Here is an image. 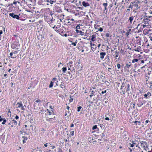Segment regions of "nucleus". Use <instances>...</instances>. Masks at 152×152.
<instances>
[{
	"label": "nucleus",
	"instance_id": "f257e3e1",
	"mask_svg": "<svg viewBox=\"0 0 152 152\" xmlns=\"http://www.w3.org/2000/svg\"><path fill=\"white\" fill-rule=\"evenodd\" d=\"M140 2L136 0L135 1L131 3L130 5L129 6V8L132 9L134 7H135V9L136 10L140 7L139 6Z\"/></svg>",
	"mask_w": 152,
	"mask_h": 152
},
{
	"label": "nucleus",
	"instance_id": "f03ea898",
	"mask_svg": "<svg viewBox=\"0 0 152 152\" xmlns=\"http://www.w3.org/2000/svg\"><path fill=\"white\" fill-rule=\"evenodd\" d=\"M53 10L54 11L57 12L61 13L62 12V9L61 7L57 5H54Z\"/></svg>",
	"mask_w": 152,
	"mask_h": 152
},
{
	"label": "nucleus",
	"instance_id": "7ed1b4c3",
	"mask_svg": "<svg viewBox=\"0 0 152 152\" xmlns=\"http://www.w3.org/2000/svg\"><path fill=\"white\" fill-rule=\"evenodd\" d=\"M132 63L130 62H129L128 63L126 64L124 66V68L126 70H129V68H132Z\"/></svg>",
	"mask_w": 152,
	"mask_h": 152
},
{
	"label": "nucleus",
	"instance_id": "20e7f679",
	"mask_svg": "<svg viewBox=\"0 0 152 152\" xmlns=\"http://www.w3.org/2000/svg\"><path fill=\"white\" fill-rule=\"evenodd\" d=\"M9 15L13 18L14 19L16 18L17 20H19L20 18V17L18 15L15 14L13 13H10Z\"/></svg>",
	"mask_w": 152,
	"mask_h": 152
},
{
	"label": "nucleus",
	"instance_id": "39448f33",
	"mask_svg": "<svg viewBox=\"0 0 152 152\" xmlns=\"http://www.w3.org/2000/svg\"><path fill=\"white\" fill-rule=\"evenodd\" d=\"M16 105L18 106L17 107H20L22 110H25V109L24 108L23 104L21 102H18L16 104Z\"/></svg>",
	"mask_w": 152,
	"mask_h": 152
},
{
	"label": "nucleus",
	"instance_id": "423d86ee",
	"mask_svg": "<svg viewBox=\"0 0 152 152\" xmlns=\"http://www.w3.org/2000/svg\"><path fill=\"white\" fill-rule=\"evenodd\" d=\"M143 98L140 97H139L138 99V102H140L141 104H142V105L145 104L146 101L145 100H143Z\"/></svg>",
	"mask_w": 152,
	"mask_h": 152
},
{
	"label": "nucleus",
	"instance_id": "0eeeda50",
	"mask_svg": "<svg viewBox=\"0 0 152 152\" xmlns=\"http://www.w3.org/2000/svg\"><path fill=\"white\" fill-rule=\"evenodd\" d=\"M144 97L146 99H149L151 96V93L149 92H148L143 95Z\"/></svg>",
	"mask_w": 152,
	"mask_h": 152
},
{
	"label": "nucleus",
	"instance_id": "6e6552de",
	"mask_svg": "<svg viewBox=\"0 0 152 152\" xmlns=\"http://www.w3.org/2000/svg\"><path fill=\"white\" fill-rule=\"evenodd\" d=\"M130 85L129 84H126V88L124 90V91L122 90V91L123 92V94H124L125 92L129 91L130 90L129 88Z\"/></svg>",
	"mask_w": 152,
	"mask_h": 152
},
{
	"label": "nucleus",
	"instance_id": "1a4fd4ad",
	"mask_svg": "<svg viewBox=\"0 0 152 152\" xmlns=\"http://www.w3.org/2000/svg\"><path fill=\"white\" fill-rule=\"evenodd\" d=\"M102 5L104 7V12L105 14H107V3H104Z\"/></svg>",
	"mask_w": 152,
	"mask_h": 152
},
{
	"label": "nucleus",
	"instance_id": "9d476101",
	"mask_svg": "<svg viewBox=\"0 0 152 152\" xmlns=\"http://www.w3.org/2000/svg\"><path fill=\"white\" fill-rule=\"evenodd\" d=\"M19 43V42H14L12 45H11V47L13 49L18 48V45Z\"/></svg>",
	"mask_w": 152,
	"mask_h": 152
},
{
	"label": "nucleus",
	"instance_id": "9b49d317",
	"mask_svg": "<svg viewBox=\"0 0 152 152\" xmlns=\"http://www.w3.org/2000/svg\"><path fill=\"white\" fill-rule=\"evenodd\" d=\"M55 20V19L52 18L51 19H47L45 21H47V22L48 23V24H50L52 23L53 21Z\"/></svg>",
	"mask_w": 152,
	"mask_h": 152
},
{
	"label": "nucleus",
	"instance_id": "f8f14e48",
	"mask_svg": "<svg viewBox=\"0 0 152 152\" xmlns=\"http://www.w3.org/2000/svg\"><path fill=\"white\" fill-rule=\"evenodd\" d=\"M58 33L62 36H64V34L65 33V31H64L62 28H60L59 31H58Z\"/></svg>",
	"mask_w": 152,
	"mask_h": 152
},
{
	"label": "nucleus",
	"instance_id": "ddd939ff",
	"mask_svg": "<svg viewBox=\"0 0 152 152\" xmlns=\"http://www.w3.org/2000/svg\"><path fill=\"white\" fill-rule=\"evenodd\" d=\"M61 26V25H57L56 26H55L53 28L54 29L55 31L58 32V31H59V28Z\"/></svg>",
	"mask_w": 152,
	"mask_h": 152
},
{
	"label": "nucleus",
	"instance_id": "4468645a",
	"mask_svg": "<svg viewBox=\"0 0 152 152\" xmlns=\"http://www.w3.org/2000/svg\"><path fill=\"white\" fill-rule=\"evenodd\" d=\"M126 84H127L126 83H124V82H123L122 83V85H121L120 89L122 90L123 89H125L126 88Z\"/></svg>",
	"mask_w": 152,
	"mask_h": 152
},
{
	"label": "nucleus",
	"instance_id": "2eb2a0df",
	"mask_svg": "<svg viewBox=\"0 0 152 152\" xmlns=\"http://www.w3.org/2000/svg\"><path fill=\"white\" fill-rule=\"evenodd\" d=\"M136 38L137 40V43L139 44V45H141V38L139 37H136Z\"/></svg>",
	"mask_w": 152,
	"mask_h": 152
},
{
	"label": "nucleus",
	"instance_id": "dca6fc26",
	"mask_svg": "<svg viewBox=\"0 0 152 152\" xmlns=\"http://www.w3.org/2000/svg\"><path fill=\"white\" fill-rule=\"evenodd\" d=\"M149 20L147 18H144L143 20V23L144 24H147L148 23Z\"/></svg>",
	"mask_w": 152,
	"mask_h": 152
},
{
	"label": "nucleus",
	"instance_id": "f3484780",
	"mask_svg": "<svg viewBox=\"0 0 152 152\" xmlns=\"http://www.w3.org/2000/svg\"><path fill=\"white\" fill-rule=\"evenodd\" d=\"M106 53L104 52H101L100 53V58L101 59H103L104 58V56L106 55Z\"/></svg>",
	"mask_w": 152,
	"mask_h": 152
},
{
	"label": "nucleus",
	"instance_id": "a211bd4d",
	"mask_svg": "<svg viewBox=\"0 0 152 152\" xmlns=\"http://www.w3.org/2000/svg\"><path fill=\"white\" fill-rule=\"evenodd\" d=\"M82 4L83 6L85 7L89 6V4L88 2H86L85 1H83L82 2Z\"/></svg>",
	"mask_w": 152,
	"mask_h": 152
},
{
	"label": "nucleus",
	"instance_id": "6ab92c4d",
	"mask_svg": "<svg viewBox=\"0 0 152 152\" xmlns=\"http://www.w3.org/2000/svg\"><path fill=\"white\" fill-rule=\"evenodd\" d=\"M75 31L76 32V33H77L78 34L81 35H84V32H83L82 31H79L77 29H76Z\"/></svg>",
	"mask_w": 152,
	"mask_h": 152
},
{
	"label": "nucleus",
	"instance_id": "aec40b11",
	"mask_svg": "<svg viewBox=\"0 0 152 152\" xmlns=\"http://www.w3.org/2000/svg\"><path fill=\"white\" fill-rule=\"evenodd\" d=\"M134 17L133 16H131L129 17L128 21L130 22V24H131L132 23V22L133 21Z\"/></svg>",
	"mask_w": 152,
	"mask_h": 152
},
{
	"label": "nucleus",
	"instance_id": "412c9836",
	"mask_svg": "<svg viewBox=\"0 0 152 152\" xmlns=\"http://www.w3.org/2000/svg\"><path fill=\"white\" fill-rule=\"evenodd\" d=\"M151 31V30L150 29L148 30L147 29H145L143 30V32L144 34H148L149 31Z\"/></svg>",
	"mask_w": 152,
	"mask_h": 152
},
{
	"label": "nucleus",
	"instance_id": "4be33fe9",
	"mask_svg": "<svg viewBox=\"0 0 152 152\" xmlns=\"http://www.w3.org/2000/svg\"><path fill=\"white\" fill-rule=\"evenodd\" d=\"M22 138L23 139V144H24L26 142V141L27 140V137H26L23 136Z\"/></svg>",
	"mask_w": 152,
	"mask_h": 152
},
{
	"label": "nucleus",
	"instance_id": "5701e85b",
	"mask_svg": "<svg viewBox=\"0 0 152 152\" xmlns=\"http://www.w3.org/2000/svg\"><path fill=\"white\" fill-rule=\"evenodd\" d=\"M139 59H134L132 61V63H134L135 62H137L139 64Z\"/></svg>",
	"mask_w": 152,
	"mask_h": 152
},
{
	"label": "nucleus",
	"instance_id": "b1692460",
	"mask_svg": "<svg viewBox=\"0 0 152 152\" xmlns=\"http://www.w3.org/2000/svg\"><path fill=\"white\" fill-rule=\"evenodd\" d=\"M13 124L16 126L17 124V122L15 120H12V124Z\"/></svg>",
	"mask_w": 152,
	"mask_h": 152
},
{
	"label": "nucleus",
	"instance_id": "393cba45",
	"mask_svg": "<svg viewBox=\"0 0 152 152\" xmlns=\"http://www.w3.org/2000/svg\"><path fill=\"white\" fill-rule=\"evenodd\" d=\"M72 129H71L70 133L69 134V136L71 137V136H73L74 135V132L73 131H71Z\"/></svg>",
	"mask_w": 152,
	"mask_h": 152
},
{
	"label": "nucleus",
	"instance_id": "a878e982",
	"mask_svg": "<svg viewBox=\"0 0 152 152\" xmlns=\"http://www.w3.org/2000/svg\"><path fill=\"white\" fill-rule=\"evenodd\" d=\"M96 35H93L91 36V40L93 41L94 42L95 40V39L96 38Z\"/></svg>",
	"mask_w": 152,
	"mask_h": 152
},
{
	"label": "nucleus",
	"instance_id": "bb28decb",
	"mask_svg": "<svg viewBox=\"0 0 152 152\" xmlns=\"http://www.w3.org/2000/svg\"><path fill=\"white\" fill-rule=\"evenodd\" d=\"M115 58L116 59L118 57V54H119V51H118V52L117 50H116L115 51Z\"/></svg>",
	"mask_w": 152,
	"mask_h": 152
},
{
	"label": "nucleus",
	"instance_id": "cd10ccee",
	"mask_svg": "<svg viewBox=\"0 0 152 152\" xmlns=\"http://www.w3.org/2000/svg\"><path fill=\"white\" fill-rule=\"evenodd\" d=\"M63 86H64V88L65 89L66 88V87L64 85V83L62 82L61 83V84H60V87L61 88H63Z\"/></svg>",
	"mask_w": 152,
	"mask_h": 152
},
{
	"label": "nucleus",
	"instance_id": "c85d7f7f",
	"mask_svg": "<svg viewBox=\"0 0 152 152\" xmlns=\"http://www.w3.org/2000/svg\"><path fill=\"white\" fill-rule=\"evenodd\" d=\"M62 69V72H63V73H65L66 71L67 70V68L66 67H64Z\"/></svg>",
	"mask_w": 152,
	"mask_h": 152
},
{
	"label": "nucleus",
	"instance_id": "c756f323",
	"mask_svg": "<svg viewBox=\"0 0 152 152\" xmlns=\"http://www.w3.org/2000/svg\"><path fill=\"white\" fill-rule=\"evenodd\" d=\"M144 63V61L143 60H141L139 59V62L138 64H143Z\"/></svg>",
	"mask_w": 152,
	"mask_h": 152
},
{
	"label": "nucleus",
	"instance_id": "7c9ffc66",
	"mask_svg": "<svg viewBox=\"0 0 152 152\" xmlns=\"http://www.w3.org/2000/svg\"><path fill=\"white\" fill-rule=\"evenodd\" d=\"M140 143H141V146L142 147H143V148L146 147V148H147V146H146V147H145V145L142 142H140Z\"/></svg>",
	"mask_w": 152,
	"mask_h": 152
},
{
	"label": "nucleus",
	"instance_id": "2f4dec72",
	"mask_svg": "<svg viewBox=\"0 0 152 152\" xmlns=\"http://www.w3.org/2000/svg\"><path fill=\"white\" fill-rule=\"evenodd\" d=\"M48 112L49 113V115H51L53 114V115L54 114V113L53 111V110H51V112L50 111H48Z\"/></svg>",
	"mask_w": 152,
	"mask_h": 152
},
{
	"label": "nucleus",
	"instance_id": "473e14b6",
	"mask_svg": "<svg viewBox=\"0 0 152 152\" xmlns=\"http://www.w3.org/2000/svg\"><path fill=\"white\" fill-rule=\"evenodd\" d=\"M53 82L51 81L49 86L50 88H52L53 86Z\"/></svg>",
	"mask_w": 152,
	"mask_h": 152
},
{
	"label": "nucleus",
	"instance_id": "72a5a7b5",
	"mask_svg": "<svg viewBox=\"0 0 152 152\" xmlns=\"http://www.w3.org/2000/svg\"><path fill=\"white\" fill-rule=\"evenodd\" d=\"M2 121L3 122H2L1 124L3 125L5 124L6 122H7V120L5 118H3Z\"/></svg>",
	"mask_w": 152,
	"mask_h": 152
},
{
	"label": "nucleus",
	"instance_id": "f704fd0d",
	"mask_svg": "<svg viewBox=\"0 0 152 152\" xmlns=\"http://www.w3.org/2000/svg\"><path fill=\"white\" fill-rule=\"evenodd\" d=\"M56 2V0H50L49 3L50 4H52L53 3Z\"/></svg>",
	"mask_w": 152,
	"mask_h": 152
},
{
	"label": "nucleus",
	"instance_id": "c9c22d12",
	"mask_svg": "<svg viewBox=\"0 0 152 152\" xmlns=\"http://www.w3.org/2000/svg\"><path fill=\"white\" fill-rule=\"evenodd\" d=\"M129 146L131 147H133L134 146V142H133V141H132V144H131V143H129Z\"/></svg>",
	"mask_w": 152,
	"mask_h": 152
},
{
	"label": "nucleus",
	"instance_id": "e433bc0d",
	"mask_svg": "<svg viewBox=\"0 0 152 152\" xmlns=\"http://www.w3.org/2000/svg\"><path fill=\"white\" fill-rule=\"evenodd\" d=\"M17 2H18L19 3V2L18 1H16L14 0L13 1V4H15V6H16L17 5Z\"/></svg>",
	"mask_w": 152,
	"mask_h": 152
},
{
	"label": "nucleus",
	"instance_id": "4c0bfd02",
	"mask_svg": "<svg viewBox=\"0 0 152 152\" xmlns=\"http://www.w3.org/2000/svg\"><path fill=\"white\" fill-rule=\"evenodd\" d=\"M7 123H8V125H11L12 124V120H9V121H7Z\"/></svg>",
	"mask_w": 152,
	"mask_h": 152
},
{
	"label": "nucleus",
	"instance_id": "58836bf2",
	"mask_svg": "<svg viewBox=\"0 0 152 152\" xmlns=\"http://www.w3.org/2000/svg\"><path fill=\"white\" fill-rule=\"evenodd\" d=\"M137 106L138 107H141L142 105V104H141V103H140V102H138V103H137Z\"/></svg>",
	"mask_w": 152,
	"mask_h": 152
},
{
	"label": "nucleus",
	"instance_id": "ea45409f",
	"mask_svg": "<svg viewBox=\"0 0 152 152\" xmlns=\"http://www.w3.org/2000/svg\"><path fill=\"white\" fill-rule=\"evenodd\" d=\"M97 125H94L93 127L92 128V129L93 130L95 129H96L97 128Z\"/></svg>",
	"mask_w": 152,
	"mask_h": 152
},
{
	"label": "nucleus",
	"instance_id": "a19ab883",
	"mask_svg": "<svg viewBox=\"0 0 152 152\" xmlns=\"http://www.w3.org/2000/svg\"><path fill=\"white\" fill-rule=\"evenodd\" d=\"M82 108V107L81 106H79L77 107V111L78 112H80V109Z\"/></svg>",
	"mask_w": 152,
	"mask_h": 152
},
{
	"label": "nucleus",
	"instance_id": "79ce46f5",
	"mask_svg": "<svg viewBox=\"0 0 152 152\" xmlns=\"http://www.w3.org/2000/svg\"><path fill=\"white\" fill-rule=\"evenodd\" d=\"M94 91H91V94H90V96L91 97L92 96H93V95H94Z\"/></svg>",
	"mask_w": 152,
	"mask_h": 152
},
{
	"label": "nucleus",
	"instance_id": "37998d69",
	"mask_svg": "<svg viewBox=\"0 0 152 152\" xmlns=\"http://www.w3.org/2000/svg\"><path fill=\"white\" fill-rule=\"evenodd\" d=\"M132 105L133 108L134 109L135 108V103H134L133 102H132L130 104V105Z\"/></svg>",
	"mask_w": 152,
	"mask_h": 152
},
{
	"label": "nucleus",
	"instance_id": "c03bdc74",
	"mask_svg": "<svg viewBox=\"0 0 152 152\" xmlns=\"http://www.w3.org/2000/svg\"><path fill=\"white\" fill-rule=\"evenodd\" d=\"M39 102V100H36V101H35L34 102V107H35L36 106V102H37V103H38Z\"/></svg>",
	"mask_w": 152,
	"mask_h": 152
},
{
	"label": "nucleus",
	"instance_id": "a18cd8bd",
	"mask_svg": "<svg viewBox=\"0 0 152 152\" xmlns=\"http://www.w3.org/2000/svg\"><path fill=\"white\" fill-rule=\"evenodd\" d=\"M98 30L100 32H102L103 30V29L102 28L100 27L99 28Z\"/></svg>",
	"mask_w": 152,
	"mask_h": 152
},
{
	"label": "nucleus",
	"instance_id": "49530a36",
	"mask_svg": "<svg viewBox=\"0 0 152 152\" xmlns=\"http://www.w3.org/2000/svg\"><path fill=\"white\" fill-rule=\"evenodd\" d=\"M106 36L107 37H111V36H110V34L109 33H107L106 34Z\"/></svg>",
	"mask_w": 152,
	"mask_h": 152
},
{
	"label": "nucleus",
	"instance_id": "de8ad7c7",
	"mask_svg": "<svg viewBox=\"0 0 152 152\" xmlns=\"http://www.w3.org/2000/svg\"><path fill=\"white\" fill-rule=\"evenodd\" d=\"M121 66V65L120 64H118L117 65V67L118 69H119L120 68Z\"/></svg>",
	"mask_w": 152,
	"mask_h": 152
},
{
	"label": "nucleus",
	"instance_id": "09e8293b",
	"mask_svg": "<svg viewBox=\"0 0 152 152\" xmlns=\"http://www.w3.org/2000/svg\"><path fill=\"white\" fill-rule=\"evenodd\" d=\"M72 63L73 62L72 61H69V63L67 64L68 65V66H69V64L72 65Z\"/></svg>",
	"mask_w": 152,
	"mask_h": 152
},
{
	"label": "nucleus",
	"instance_id": "8fccbe9b",
	"mask_svg": "<svg viewBox=\"0 0 152 152\" xmlns=\"http://www.w3.org/2000/svg\"><path fill=\"white\" fill-rule=\"evenodd\" d=\"M76 43H77V42H75L72 43V45H74V46H75L76 45Z\"/></svg>",
	"mask_w": 152,
	"mask_h": 152
},
{
	"label": "nucleus",
	"instance_id": "3c124183",
	"mask_svg": "<svg viewBox=\"0 0 152 152\" xmlns=\"http://www.w3.org/2000/svg\"><path fill=\"white\" fill-rule=\"evenodd\" d=\"M140 50V48H137L136 49H135V51H136L139 52Z\"/></svg>",
	"mask_w": 152,
	"mask_h": 152
},
{
	"label": "nucleus",
	"instance_id": "603ef678",
	"mask_svg": "<svg viewBox=\"0 0 152 152\" xmlns=\"http://www.w3.org/2000/svg\"><path fill=\"white\" fill-rule=\"evenodd\" d=\"M16 57V56L15 55V54H13L11 58H15Z\"/></svg>",
	"mask_w": 152,
	"mask_h": 152
},
{
	"label": "nucleus",
	"instance_id": "864d4df0",
	"mask_svg": "<svg viewBox=\"0 0 152 152\" xmlns=\"http://www.w3.org/2000/svg\"><path fill=\"white\" fill-rule=\"evenodd\" d=\"M80 28V26L79 25H77L76 27V28L77 30L79 29Z\"/></svg>",
	"mask_w": 152,
	"mask_h": 152
},
{
	"label": "nucleus",
	"instance_id": "5fc2aeb1",
	"mask_svg": "<svg viewBox=\"0 0 152 152\" xmlns=\"http://www.w3.org/2000/svg\"><path fill=\"white\" fill-rule=\"evenodd\" d=\"M107 91L106 90H105L104 91H102L101 92V94H103L105 93H106V92Z\"/></svg>",
	"mask_w": 152,
	"mask_h": 152
},
{
	"label": "nucleus",
	"instance_id": "6e6d98bb",
	"mask_svg": "<svg viewBox=\"0 0 152 152\" xmlns=\"http://www.w3.org/2000/svg\"><path fill=\"white\" fill-rule=\"evenodd\" d=\"M61 65L62 66H63V64L61 63V62L59 63L58 64V67H59L60 66V65Z\"/></svg>",
	"mask_w": 152,
	"mask_h": 152
},
{
	"label": "nucleus",
	"instance_id": "4d7b16f0",
	"mask_svg": "<svg viewBox=\"0 0 152 152\" xmlns=\"http://www.w3.org/2000/svg\"><path fill=\"white\" fill-rule=\"evenodd\" d=\"M142 142L145 145H147V142H145V141H142Z\"/></svg>",
	"mask_w": 152,
	"mask_h": 152
},
{
	"label": "nucleus",
	"instance_id": "13d9d810",
	"mask_svg": "<svg viewBox=\"0 0 152 152\" xmlns=\"http://www.w3.org/2000/svg\"><path fill=\"white\" fill-rule=\"evenodd\" d=\"M101 137H102V138L103 137H104L105 136V134H104V133H103L101 135Z\"/></svg>",
	"mask_w": 152,
	"mask_h": 152
},
{
	"label": "nucleus",
	"instance_id": "bf43d9fd",
	"mask_svg": "<svg viewBox=\"0 0 152 152\" xmlns=\"http://www.w3.org/2000/svg\"><path fill=\"white\" fill-rule=\"evenodd\" d=\"M99 126H100V127L101 128H103V125L102 124H99Z\"/></svg>",
	"mask_w": 152,
	"mask_h": 152
},
{
	"label": "nucleus",
	"instance_id": "052dcab7",
	"mask_svg": "<svg viewBox=\"0 0 152 152\" xmlns=\"http://www.w3.org/2000/svg\"><path fill=\"white\" fill-rule=\"evenodd\" d=\"M58 151L60 152H63L62 150L60 148H58Z\"/></svg>",
	"mask_w": 152,
	"mask_h": 152
},
{
	"label": "nucleus",
	"instance_id": "680f3d73",
	"mask_svg": "<svg viewBox=\"0 0 152 152\" xmlns=\"http://www.w3.org/2000/svg\"><path fill=\"white\" fill-rule=\"evenodd\" d=\"M19 118V116L17 115H16L15 117V118L16 120L18 119Z\"/></svg>",
	"mask_w": 152,
	"mask_h": 152
},
{
	"label": "nucleus",
	"instance_id": "e2e57ef3",
	"mask_svg": "<svg viewBox=\"0 0 152 152\" xmlns=\"http://www.w3.org/2000/svg\"><path fill=\"white\" fill-rule=\"evenodd\" d=\"M13 4V3H12L11 4H9L8 5V6L9 7H11L12 6Z\"/></svg>",
	"mask_w": 152,
	"mask_h": 152
},
{
	"label": "nucleus",
	"instance_id": "0e129e2a",
	"mask_svg": "<svg viewBox=\"0 0 152 152\" xmlns=\"http://www.w3.org/2000/svg\"><path fill=\"white\" fill-rule=\"evenodd\" d=\"M140 122L139 121H137V125H140Z\"/></svg>",
	"mask_w": 152,
	"mask_h": 152
},
{
	"label": "nucleus",
	"instance_id": "69168bd1",
	"mask_svg": "<svg viewBox=\"0 0 152 152\" xmlns=\"http://www.w3.org/2000/svg\"><path fill=\"white\" fill-rule=\"evenodd\" d=\"M150 88H151V89H152V81L150 83Z\"/></svg>",
	"mask_w": 152,
	"mask_h": 152
},
{
	"label": "nucleus",
	"instance_id": "338daca9",
	"mask_svg": "<svg viewBox=\"0 0 152 152\" xmlns=\"http://www.w3.org/2000/svg\"><path fill=\"white\" fill-rule=\"evenodd\" d=\"M73 101V99L72 98H70L69 100V101L70 102H72Z\"/></svg>",
	"mask_w": 152,
	"mask_h": 152
},
{
	"label": "nucleus",
	"instance_id": "774afa93",
	"mask_svg": "<svg viewBox=\"0 0 152 152\" xmlns=\"http://www.w3.org/2000/svg\"><path fill=\"white\" fill-rule=\"evenodd\" d=\"M3 118L1 117V116H0V122H1L2 121Z\"/></svg>",
	"mask_w": 152,
	"mask_h": 152
}]
</instances>
